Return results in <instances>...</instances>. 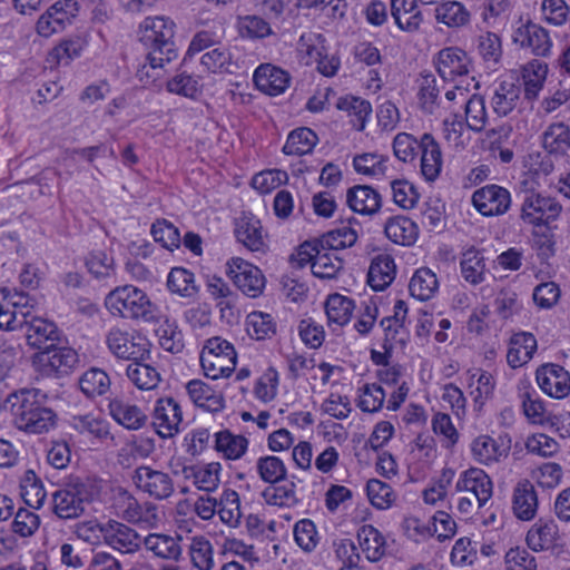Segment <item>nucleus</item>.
<instances>
[{
    "mask_svg": "<svg viewBox=\"0 0 570 570\" xmlns=\"http://www.w3.org/2000/svg\"><path fill=\"white\" fill-rule=\"evenodd\" d=\"M108 311L116 316L158 323L163 315L159 307L154 304L141 289L126 285L111 291L105 299Z\"/></svg>",
    "mask_w": 570,
    "mask_h": 570,
    "instance_id": "nucleus-1",
    "label": "nucleus"
},
{
    "mask_svg": "<svg viewBox=\"0 0 570 570\" xmlns=\"http://www.w3.org/2000/svg\"><path fill=\"white\" fill-rule=\"evenodd\" d=\"M141 41L149 48L147 60L151 69L161 68L177 57L174 42L175 22L169 18H146L141 23Z\"/></svg>",
    "mask_w": 570,
    "mask_h": 570,
    "instance_id": "nucleus-2",
    "label": "nucleus"
},
{
    "mask_svg": "<svg viewBox=\"0 0 570 570\" xmlns=\"http://www.w3.org/2000/svg\"><path fill=\"white\" fill-rule=\"evenodd\" d=\"M493 483L481 469L472 468L460 473L450 500L456 503L460 513L469 515L475 508H482L491 499Z\"/></svg>",
    "mask_w": 570,
    "mask_h": 570,
    "instance_id": "nucleus-3",
    "label": "nucleus"
},
{
    "mask_svg": "<svg viewBox=\"0 0 570 570\" xmlns=\"http://www.w3.org/2000/svg\"><path fill=\"white\" fill-rule=\"evenodd\" d=\"M38 394H9L6 402L11 404L16 426L27 433L41 434L56 424V414L41 405Z\"/></svg>",
    "mask_w": 570,
    "mask_h": 570,
    "instance_id": "nucleus-4",
    "label": "nucleus"
},
{
    "mask_svg": "<svg viewBox=\"0 0 570 570\" xmlns=\"http://www.w3.org/2000/svg\"><path fill=\"white\" fill-rule=\"evenodd\" d=\"M92 497L91 485L78 476L70 478L52 494L53 513L63 520L77 519Z\"/></svg>",
    "mask_w": 570,
    "mask_h": 570,
    "instance_id": "nucleus-5",
    "label": "nucleus"
},
{
    "mask_svg": "<svg viewBox=\"0 0 570 570\" xmlns=\"http://www.w3.org/2000/svg\"><path fill=\"white\" fill-rule=\"evenodd\" d=\"M237 354L232 343L215 336L208 338L200 353V364L207 377L229 376L235 370Z\"/></svg>",
    "mask_w": 570,
    "mask_h": 570,
    "instance_id": "nucleus-6",
    "label": "nucleus"
},
{
    "mask_svg": "<svg viewBox=\"0 0 570 570\" xmlns=\"http://www.w3.org/2000/svg\"><path fill=\"white\" fill-rule=\"evenodd\" d=\"M561 209V205L556 198L541 193L525 191L520 218L533 226L548 225L559 217Z\"/></svg>",
    "mask_w": 570,
    "mask_h": 570,
    "instance_id": "nucleus-7",
    "label": "nucleus"
},
{
    "mask_svg": "<svg viewBox=\"0 0 570 570\" xmlns=\"http://www.w3.org/2000/svg\"><path fill=\"white\" fill-rule=\"evenodd\" d=\"M227 267L228 276L244 295L256 298L263 294L266 278L257 266L240 257H233Z\"/></svg>",
    "mask_w": 570,
    "mask_h": 570,
    "instance_id": "nucleus-8",
    "label": "nucleus"
},
{
    "mask_svg": "<svg viewBox=\"0 0 570 570\" xmlns=\"http://www.w3.org/2000/svg\"><path fill=\"white\" fill-rule=\"evenodd\" d=\"M471 200L481 215L487 217L501 216L511 206V194L502 186L489 184L474 190Z\"/></svg>",
    "mask_w": 570,
    "mask_h": 570,
    "instance_id": "nucleus-9",
    "label": "nucleus"
},
{
    "mask_svg": "<svg viewBox=\"0 0 570 570\" xmlns=\"http://www.w3.org/2000/svg\"><path fill=\"white\" fill-rule=\"evenodd\" d=\"M181 421L183 412L176 400L161 397L156 402L151 424L160 438L167 439L178 434Z\"/></svg>",
    "mask_w": 570,
    "mask_h": 570,
    "instance_id": "nucleus-10",
    "label": "nucleus"
},
{
    "mask_svg": "<svg viewBox=\"0 0 570 570\" xmlns=\"http://www.w3.org/2000/svg\"><path fill=\"white\" fill-rule=\"evenodd\" d=\"M137 488L156 500H165L174 493V482L168 473L141 465L135 470Z\"/></svg>",
    "mask_w": 570,
    "mask_h": 570,
    "instance_id": "nucleus-11",
    "label": "nucleus"
},
{
    "mask_svg": "<svg viewBox=\"0 0 570 570\" xmlns=\"http://www.w3.org/2000/svg\"><path fill=\"white\" fill-rule=\"evenodd\" d=\"M513 42L522 48L531 49L535 56L546 57L550 53L552 41L549 32L530 20L520 24L513 32Z\"/></svg>",
    "mask_w": 570,
    "mask_h": 570,
    "instance_id": "nucleus-12",
    "label": "nucleus"
},
{
    "mask_svg": "<svg viewBox=\"0 0 570 570\" xmlns=\"http://www.w3.org/2000/svg\"><path fill=\"white\" fill-rule=\"evenodd\" d=\"M39 362L46 375L59 377L69 373L78 362V355L70 347H57L55 343H50L48 350L40 352Z\"/></svg>",
    "mask_w": 570,
    "mask_h": 570,
    "instance_id": "nucleus-13",
    "label": "nucleus"
},
{
    "mask_svg": "<svg viewBox=\"0 0 570 570\" xmlns=\"http://www.w3.org/2000/svg\"><path fill=\"white\" fill-rule=\"evenodd\" d=\"M256 88L265 95L278 96L288 88L291 83L289 73L274 65L262 63L256 68L253 76Z\"/></svg>",
    "mask_w": 570,
    "mask_h": 570,
    "instance_id": "nucleus-14",
    "label": "nucleus"
},
{
    "mask_svg": "<svg viewBox=\"0 0 570 570\" xmlns=\"http://www.w3.org/2000/svg\"><path fill=\"white\" fill-rule=\"evenodd\" d=\"M436 71L443 80H454L458 76L469 73L470 60L464 50L458 47L441 49L435 59Z\"/></svg>",
    "mask_w": 570,
    "mask_h": 570,
    "instance_id": "nucleus-15",
    "label": "nucleus"
},
{
    "mask_svg": "<svg viewBox=\"0 0 570 570\" xmlns=\"http://www.w3.org/2000/svg\"><path fill=\"white\" fill-rule=\"evenodd\" d=\"M109 350L119 358L140 360L147 353L146 342L142 337H135L120 328H111L107 335Z\"/></svg>",
    "mask_w": 570,
    "mask_h": 570,
    "instance_id": "nucleus-16",
    "label": "nucleus"
},
{
    "mask_svg": "<svg viewBox=\"0 0 570 570\" xmlns=\"http://www.w3.org/2000/svg\"><path fill=\"white\" fill-rule=\"evenodd\" d=\"M27 342L30 346L42 351L49 348L50 343L59 340V331L56 324L37 316L27 317L24 324Z\"/></svg>",
    "mask_w": 570,
    "mask_h": 570,
    "instance_id": "nucleus-17",
    "label": "nucleus"
},
{
    "mask_svg": "<svg viewBox=\"0 0 570 570\" xmlns=\"http://www.w3.org/2000/svg\"><path fill=\"white\" fill-rule=\"evenodd\" d=\"M235 236L247 249L265 252L267 248L261 220L254 215H243L236 220Z\"/></svg>",
    "mask_w": 570,
    "mask_h": 570,
    "instance_id": "nucleus-18",
    "label": "nucleus"
},
{
    "mask_svg": "<svg viewBox=\"0 0 570 570\" xmlns=\"http://www.w3.org/2000/svg\"><path fill=\"white\" fill-rule=\"evenodd\" d=\"M348 207L361 215H374L382 206V197L377 190L367 185H356L347 189Z\"/></svg>",
    "mask_w": 570,
    "mask_h": 570,
    "instance_id": "nucleus-19",
    "label": "nucleus"
},
{
    "mask_svg": "<svg viewBox=\"0 0 570 570\" xmlns=\"http://www.w3.org/2000/svg\"><path fill=\"white\" fill-rule=\"evenodd\" d=\"M105 540L114 549L122 553H132L140 548L139 534L128 525L109 521L105 530Z\"/></svg>",
    "mask_w": 570,
    "mask_h": 570,
    "instance_id": "nucleus-20",
    "label": "nucleus"
},
{
    "mask_svg": "<svg viewBox=\"0 0 570 570\" xmlns=\"http://www.w3.org/2000/svg\"><path fill=\"white\" fill-rule=\"evenodd\" d=\"M421 171L429 181H434L441 174L443 159L439 142L431 134L421 137Z\"/></svg>",
    "mask_w": 570,
    "mask_h": 570,
    "instance_id": "nucleus-21",
    "label": "nucleus"
},
{
    "mask_svg": "<svg viewBox=\"0 0 570 570\" xmlns=\"http://www.w3.org/2000/svg\"><path fill=\"white\" fill-rule=\"evenodd\" d=\"M417 0H391V14L396 26L405 32H415L423 22Z\"/></svg>",
    "mask_w": 570,
    "mask_h": 570,
    "instance_id": "nucleus-22",
    "label": "nucleus"
},
{
    "mask_svg": "<svg viewBox=\"0 0 570 570\" xmlns=\"http://www.w3.org/2000/svg\"><path fill=\"white\" fill-rule=\"evenodd\" d=\"M537 351V340L532 333L520 332L510 338L507 362L512 368L527 364Z\"/></svg>",
    "mask_w": 570,
    "mask_h": 570,
    "instance_id": "nucleus-23",
    "label": "nucleus"
},
{
    "mask_svg": "<svg viewBox=\"0 0 570 570\" xmlns=\"http://www.w3.org/2000/svg\"><path fill=\"white\" fill-rule=\"evenodd\" d=\"M384 234L396 245L412 246L419 237V227L411 218L397 215L386 220Z\"/></svg>",
    "mask_w": 570,
    "mask_h": 570,
    "instance_id": "nucleus-24",
    "label": "nucleus"
},
{
    "mask_svg": "<svg viewBox=\"0 0 570 570\" xmlns=\"http://www.w3.org/2000/svg\"><path fill=\"white\" fill-rule=\"evenodd\" d=\"M541 145L550 155H568L570 151V126L563 121L550 124L541 135Z\"/></svg>",
    "mask_w": 570,
    "mask_h": 570,
    "instance_id": "nucleus-25",
    "label": "nucleus"
},
{
    "mask_svg": "<svg viewBox=\"0 0 570 570\" xmlns=\"http://www.w3.org/2000/svg\"><path fill=\"white\" fill-rule=\"evenodd\" d=\"M512 509L520 520L529 521L534 518L538 509V498L534 485L528 481H520L513 491Z\"/></svg>",
    "mask_w": 570,
    "mask_h": 570,
    "instance_id": "nucleus-26",
    "label": "nucleus"
},
{
    "mask_svg": "<svg viewBox=\"0 0 570 570\" xmlns=\"http://www.w3.org/2000/svg\"><path fill=\"white\" fill-rule=\"evenodd\" d=\"M560 539L559 528L553 520H538L527 533V543L533 551L548 550Z\"/></svg>",
    "mask_w": 570,
    "mask_h": 570,
    "instance_id": "nucleus-27",
    "label": "nucleus"
},
{
    "mask_svg": "<svg viewBox=\"0 0 570 570\" xmlns=\"http://www.w3.org/2000/svg\"><path fill=\"white\" fill-rule=\"evenodd\" d=\"M537 382L542 392H569L570 374L558 364H543L535 372Z\"/></svg>",
    "mask_w": 570,
    "mask_h": 570,
    "instance_id": "nucleus-28",
    "label": "nucleus"
},
{
    "mask_svg": "<svg viewBox=\"0 0 570 570\" xmlns=\"http://www.w3.org/2000/svg\"><path fill=\"white\" fill-rule=\"evenodd\" d=\"M395 278V263L387 254L376 256L368 268L367 283L374 291L385 289Z\"/></svg>",
    "mask_w": 570,
    "mask_h": 570,
    "instance_id": "nucleus-29",
    "label": "nucleus"
},
{
    "mask_svg": "<svg viewBox=\"0 0 570 570\" xmlns=\"http://www.w3.org/2000/svg\"><path fill=\"white\" fill-rule=\"evenodd\" d=\"M462 277L471 285H478L485 279L487 265L483 250L470 247L462 254L460 262Z\"/></svg>",
    "mask_w": 570,
    "mask_h": 570,
    "instance_id": "nucleus-30",
    "label": "nucleus"
},
{
    "mask_svg": "<svg viewBox=\"0 0 570 570\" xmlns=\"http://www.w3.org/2000/svg\"><path fill=\"white\" fill-rule=\"evenodd\" d=\"M522 88L512 81H501L492 97V108L500 117L508 116L518 105Z\"/></svg>",
    "mask_w": 570,
    "mask_h": 570,
    "instance_id": "nucleus-31",
    "label": "nucleus"
},
{
    "mask_svg": "<svg viewBox=\"0 0 570 570\" xmlns=\"http://www.w3.org/2000/svg\"><path fill=\"white\" fill-rule=\"evenodd\" d=\"M435 20L448 28H461L470 22L471 13L462 2L445 0L435 8Z\"/></svg>",
    "mask_w": 570,
    "mask_h": 570,
    "instance_id": "nucleus-32",
    "label": "nucleus"
},
{
    "mask_svg": "<svg viewBox=\"0 0 570 570\" xmlns=\"http://www.w3.org/2000/svg\"><path fill=\"white\" fill-rule=\"evenodd\" d=\"M215 450L227 460H238L247 451L248 440L240 434H234L229 430L215 433Z\"/></svg>",
    "mask_w": 570,
    "mask_h": 570,
    "instance_id": "nucleus-33",
    "label": "nucleus"
},
{
    "mask_svg": "<svg viewBox=\"0 0 570 570\" xmlns=\"http://www.w3.org/2000/svg\"><path fill=\"white\" fill-rule=\"evenodd\" d=\"M109 412L115 421L128 430L141 429L148 419L138 406L127 404L118 400L110 401Z\"/></svg>",
    "mask_w": 570,
    "mask_h": 570,
    "instance_id": "nucleus-34",
    "label": "nucleus"
},
{
    "mask_svg": "<svg viewBox=\"0 0 570 570\" xmlns=\"http://www.w3.org/2000/svg\"><path fill=\"white\" fill-rule=\"evenodd\" d=\"M355 308L354 302L338 293L328 295L325 302V313L330 326L333 324L342 327L347 324Z\"/></svg>",
    "mask_w": 570,
    "mask_h": 570,
    "instance_id": "nucleus-35",
    "label": "nucleus"
},
{
    "mask_svg": "<svg viewBox=\"0 0 570 570\" xmlns=\"http://www.w3.org/2000/svg\"><path fill=\"white\" fill-rule=\"evenodd\" d=\"M548 73V65L538 59L528 62L522 69L524 97L534 100L543 87Z\"/></svg>",
    "mask_w": 570,
    "mask_h": 570,
    "instance_id": "nucleus-36",
    "label": "nucleus"
},
{
    "mask_svg": "<svg viewBox=\"0 0 570 570\" xmlns=\"http://www.w3.org/2000/svg\"><path fill=\"white\" fill-rule=\"evenodd\" d=\"M357 540L367 560L375 562L384 556L385 539L373 525H362L357 531Z\"/></svg>",
    "mask_w": 570,
    "mask_h": 570,
    "instance_id": "nucleus-37",
    "label": "nucleus"
},
{
    "mask_svg": "<svg viewBox=\"0 0 570 570\" xmlns=\"http://www.w3.org/2000/svg\"><path fill=\"white\" fill-rule=\"evenodd\" d=\"M220 464L209 463L203 468L183 466L181 473L185 479H194L195 485L203 491L212 492L219 484Z\"/></svg>",
    "mask_w": 570,
    "mask_h": 570,
    "instance_id": "nucleus-38",
    "label": "nucleus"
},
{
    "mask_svg": "<svg viewBox=\"0 0 570 570\" xmlns=\"http://www.w3.org/2000/svg\"><path fill=\"white\" fill-rule=\"evenodd\" d=\"M336 108L347 112L350 117H353L351 122L358 131L365 128L366 120L372 112L370 101L350 95L338 98Z\"/></svg>",
    "mask_w": 570,
    "mask_h": 570,
    "instance_id": "nucleus-39",
    "label": "nucleus"
},
{
    "mask_svg": "<svg viewBox=\"0 0 570 570\" xmlns=\"http://www.w3.org/2000/svg\"><path fill=\"white\" fill-rule=\"evenodd\" d=\"M439 288L436 275L426 267L419 268L412 276L409 291L419 301H428Z\"/></svg>",
    "mask_w": 570,
    "mask_h": 570,
    "instance_id": "nucleus-40",
    "label": "nucleus"
},
{
    "mask_svg": "<svg viewBox=\"0 0 570 570\" xmlns=\"http://www.w3.org/2000/svg\"><path fill=\"white\" fill-rule=\"evenodd\" d=\"M276 322L268 313L254 311L246 317V332L254 340L272 338L276 334Z\"/></svg>",
    "mask_w": 570,
    "mask_h": 570,
    "instance_id": "nucleus-41",
    "label": "nucleus"
},
{
    "mask_svg": "<svg viewBox=\"0 0 570 570\" xmlns=\"http://www.w3.org/2000/svg\"><path fill=\"white\" fill-rule=\"evenodd\" d=\"M122 517L128 522L145 524L151 528L156 527L158 522L157 507L151 502L140 504L134 498H128Z\"/></svg>",
    "mask_w": 570,
    "mask_h": 570,
    "instance_id": "nucleus-42",
    "label": "nucleus"
},
{
    "mask_svg": "<svg viewBox=\"0 0 570 570\" xmlns=\"http://www.w3.org/2000/svg\"><path fill=\"white\" fill-rule=\"evenodd\" d=\"M317 135L307 127L294 129L289 132L283 147L286 155H305L313 150L317 144Z\"/></svg>",
    "mask_w": 570,
    "mask_h": 570,
    "instance_id": "nucleus-43",
    "label": "nucleus"
},
{
    "mask_svg": "<svg viewBox=\"0 0 570 570\" xmlns=\"http://www.w3.org/2000/svg\"><path fill=\"white\" fill-rule=\"evenodd\" d=\"M155 332L159 345L165 351L177 354L184 350V335L176 321L164 317V321Z\"/></svg>",
    "mask_w": 570,
    "mask_h": 570,
    "instance_id": "nucleus-44",
    "label": "nucleus"
},
{
    "mask_svg": "<svg viewBox=\"0 0 570 570\" xmlns=\"http://www.w3.org/2000/svg\"><path fill=\"white\" fill-rule=\"evenodd\" d=\"M144 544L147 550L163 559L178 560L181 554L180 546L170 535L151 533L144 539Z\"/></svg>",
    "mask_w": 570,
    "mask_h": 570,
    "instance_id": "nucleus-45",
    "label": "nucleus"
},
{
    "mask_svg": "<svg viewBox=\"0 0 570 570\" xmlns=\"http://www.w3.org/2000/svg\"><path fill=\"white\" fill-rule=\"evenodd\" d=\"M471 450L474 459L482 464L497 462L501 456H507L508 454L507 449L499 445L494 439L488 435L478 436L472 442Z\"/></svg>",
    "mask_w": 570,
    "mask_h": 570,
    "instance_id": "nucleus-46",
    "label": "nucleus"
},
{
    "mask_svg": "<svg viewBox=\"0 0 570 570\" xmlns=\"http://www.w3.org/2000/svg\"><path fill=\"white\" fill-rule=\"evenodd\" d=\"M256 470L262 481L269 484H277L286 480L287 469L284 462L275 455L258 458Z\"/></svg>",
    "mask_w": 570,
    "mask_h": 570,
    "instance_id": "nucleus-47",
    "label": "nucleus"
},
{
    "mask_svg": "<svg viewBox=\"0 0 570 570\" xmlns=\"http://www.w3.org/2000/svg\"><path fill=\"white\" fill-rule=\"evenodd\" d=\"M167 287L171 293L183 297H191L198 291L194 274L184 267L171 268L167 277Z\"/></svg>",
    "mask_w": 570,
    "mask_h": 570,
    "instance_id": "nucleus-48",
    "label": "nucleus"
},
{
    "mask_svg": "<svg viewBox=\"0 0 570 570\" xmlns=\"http://www.w3.org/2000/svg\"><path fill=\"white\" fill-rule=\"evenodd\" d=\"M419 101L422 110L433 114L439 107L440 89L438 80L432 73H422L419 79Z\"/></svg>",
    "mask_w": 570,
    "mask_h": 570,
    "instance_id": "nucleus-49",
    "label": "nucleus"
},
{
    "mask_svg": "<svg viewBox=\"0 0 570 570\" xmlns=\"http://www.w3.org/2000/svg\"><path fill=\"white\" fill-rule=\"evenodd\" d=\"M21 497L30 507H40L46 499V490L41 480L32 470L24 472L20 481Z\"/></svg>",
    "mask_w": 570,
    "mask_h": 570,
    "instance_id": "nucleus-50",
    "label": "nucleus"
},
{
    "mask_svg": "<svg viewBox=\"0 0 570 570\" xmlns=\"http://www.w3.org/2000/svg\"><path fill=\"white\" fill-rule=\"evenodd\" d=\"M150 233L155 242L161 244L164 248L170 252L180 246L179 229L165 218L156 219L151 225Z\"/></svg>",
    "mask_w": 570,
    "mask_h": 570,
    "instance_id": "nucleus-51",
    "label": "nucleus"
},
{
    "mask_svg": "<svg viewBox=\"0 0 570 570\" xmlns=\"http://www.w3.org/2000/svg\"><path fill=\"white\" fill-rule=\"evenodd\" d=\"M465 119L468 128L480 132L485 128L488 114L485 100L480 95H472L465 104Z\"/></svg>",
    "mask_w": 570,
    "mask_h": 570,
    "instance_id": "nucleus-52",
    "label": "nucleus"
},
{
    "mask_svg": "<svg viewBox=\"0 0 570 570\" xmlns=\"http://www.w3.org/2000/svg\"><path fill=\"white\" fill-rule=\"evenodd\" d=\"M366 493L372 505L380 510L389 509L396 499L393 489L387 483L377 479L367 481Z\"/></svg>",
    "mask_w": 570,
    "mask_h": 570,
    "instance_id": "nucleus-53",
    "label": "nucleus"
},
{
    "mask_svg": "<svg viewBox=\"0 0 570 570\" xmlns=\"http://www.w3.org/2000/svg\"><path fill=\"white\" fill-rule=\"evenodd\" d=\"M343 268V259L336 253L320 249L312 263V272L318 278H333Z\"/></svg>",
    "mask_w": 570,
    "mask_h": 570,
    "instance_id": "nucleus-54",
    "label": "nucleus"
},
{
    "mask_svg": "<svg viewBox=\"0 0 570 570\" xmlns=\"http://www.w3.org/2000/svg\"><path fill=\"white\" fill-rule=\"evenodd\" d=\"M476 49L485 62L497 65L502 57L501 38L491 31L478 36Z\"/></svg>",
    "mask_w": 570,
    "mask_h": 570,
    "instance_id": "nucleus-55",
    "label": "nucleus"
},
{
    "mask_svg": "<svg viewBox=\"0 0 570 570\" xmlns=\"http://www.w3.org/2000/svg\"><path fill=\"white\" fill-rule=\"evenodd\" d=\"M193 566L198 570H212L214 567L213 547L204 537H195L189 548Z\"/></svg>",
    "mask_w": 570,
    "mask_h": 570,
    "instance_id": "nucleus-56",
    "label": "nucleus"
},
{
    "mask_svg": "<svg viewBox=\"0 0 570 570\" xmlns=\"http://www.w3.org/2000/svg\"><path fill=\"white\" fill-rule=\"evenodd\" d=\"M353 167L356 173L373 177L384 176L386 170L384 157L374 153L356 155Z\"/></svg>",
    "mask_w": 570,
    "mask_h": 570,
    "instance_id": "nucleus-57",
    "label": "nucleus"
},
{
    "mask_svg": "<svg viewBox=\"0 0 570 570\" xmlns=\"http://www.w3.org/2000/svg\"><path fill=\"white\" fill-rule=\"evenodd\" d=\"M127 376L139 390H154L159 381L155 368L146 364H134L127 368Z\"/></svg>",
    "mask_w": 570,
    "mask_h": 570,
    "instance_id": "nucleus-58",
    "label": "nucleus"
},
{
    "mask_svg": "<svg viewBox=\"0 0 570 570\" xmlns=\"http://www.w3.org/2000/svg\"><path fill=\"white\" fill-rule=\"evenodd\" d=\"M217 512L224 523L230 527H236L239 523V498L236 491L226 490L223 493Z\"/></svg>",
    "mask_w": 570,
    "mask_h": 570,
    "instance_id": "nucleus-59",
    "label": "nucleus"
},
{
    "mask_svg": "<svg viewBox=\"0 0 570 570\" xmlns=\"http://www.w3.org/2000/svg\"><path fill=\"white\" fill-rule=\"evenodd\" d=\"M89 273L97 279H102L114 274V258L102 250H92L86 258Z\"/></svg>",
    "mask_w": 570,
    "mask_h": 570,
    "instance_id": "nucleus-60",
    "label": "nucleus"
},
{
    "mask_svg": "<svg viewBox=\"0 0 570 570\" xmlns=\"http://www.w3.org/2000/svg\"><path fill=\"white\" fill-rule=\"evenodd\" d=\"M110 385L109 375L98 367L89 368L79 379L80 392H107Z\"/></svg>",
    "mask_w": 570,
    "mask_h": 570,
    "instance_id": "nucleus-61",
    "label": "nucleus"
},
{
    "mask_svg": "<svg viewBox=\"0 0 570 570\" xmlns=\"http://www.w3.org/2000/svg\"><path fill=\"white\" fill-rule=\"evenodd\" d=\"M421 147V139L416 140L415 137L407 132H400L393 140V151L395 157L403 161L414 160L417 150Z\"/></svg>",
    "mask_w": 570,
    "mask_h": 570,
    "instance_id": "nucleus-62",
    "label": "nucleus"
},
{
    "mask_svg": "<svg viewBox=\"0 0 570 570\" xmlns=\"http://www.w3.org/2000/svg\"><path fill=\"white\" fill-rule=\"evenodd\" d=\"M202 66L208 71L218 70L229 71L232 65V53L225 46H218L205 52L200 58Z\"/></svg>",
    "mask_w": 570,
    "mask_h": 570,
    "instance_id": "nucleus-63",
    "label": "nucleus"
},
{
    "mask_svg": "<svg viewBox=\"0 0 570 570\" xmlns=\"http://www.w3.org/2000/svg\"><path fill=\"white\" fill-rule=\"evenodd\" d=\"M391 189L394 203L404 208H413L419 200V193L415 187L404 179H395L391 181Z\"/></svg>",
    "mask_w": 570,
    "mask_h": 570,
    "instance_id": "nucleus-64",
    "label": "nucleus"
}]
</instances>
